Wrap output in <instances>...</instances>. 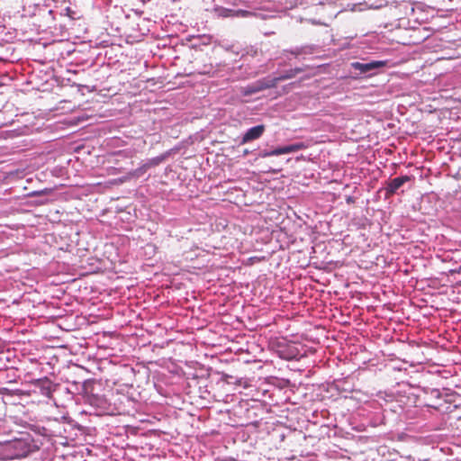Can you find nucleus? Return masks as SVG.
<instances>
[{
    "label": "nucleus",
    "mask_w": 461,
    "mask_h": 461,
    "mask_svg": "<svg viewBox=\"0 0 461 461\" xmlns=\"http://www.w3.org/2000/svg\"><path fill=\"white\" fill-rule=\"evenodd\" d=\"M66 11L68 14L71 12L70 8H67Z\"/></svg>",
    "instance_id": "f8f14e48"
},
{
    "label": "nucleus",
    "mask_w": 461,
    "mask_h": 461,
    "mask_svg": "<svg viewBox=\"0 0 461 461\" xmlns=\"http://www.w3.org/2000/svg\"><path fill=\"white\" fill-rule=\"evenodd\" d=\"M412 176H402L399 177H395L390 181H388L387 185L385 187V195L386 197L392 196L396 191L402 187L405 183L411 181Z\"/></svg>",
    "instance_id": "f257e3e1"
},
{
    "label": "nucleus",
    "mask_w": 461,
    "mask_h": 461,
    "mask_svg": "<svg viewBox=\"0 0 461 461\" xmlns=\"http://www.w3.org/2000/svg\"><path fill=\"white\" fill-rule=\"evenodd\" d=\"M385 61H371L367 63L353 62L351 67L359 71V74H366L373 69H376L385 66Z\"/></svg>",
    "instance_id": "f03ea898"
},
{
    "label": "nucleus",
    "mask_w": 461,
    "mask_h": 461,
    "mask_svg": "<svg viewBox=\"0 0 461 461\" xmlns=\"http://www.w3.org/2000/svg\"><path fill=\"white\" fill-rule=\"evenodd\" d=\"M265 131V126L263 124L257 125L252 127L247 131V132L243 135L241 143L245 144L251 140L259 139Z\"/></svg>",
    "instance_id": "7ed1b4c3"
},
{
    "label": "nucleus",
    "mask_w": 461,
    "mask_h": 461,
    "mask_svg": "<svg viewBox=\"0 0 461 461\" xmlns=\"http://www.w3.org/2000/svg\"><path fill=\"white\" fill-rule=\"evenodd\" d=\"M35 384L38 385L41 390V394L50 398L52 395V387L51 382L48 378L38 379L35 382Z\"/></svg>",
    "instance_id": "39448f33"
},
{
    "label": "nucleus",
    "mask_w": 461,
    "mask_h": 461,
    "mask_svg": "<svg viewBox=\"0 0 461 461\" xmlns=\"http://www.w3.org/2000/svg\"><path fill=\"white\" fill-rule=\"evenodd\" d=\"M287 153H292L291 145L280 147V148L275 149L271 151L266 152V153H264L263 157L278 156V155L287 154Z\"/></svg>",
    "instance_id": "423d86ee"
},
{
    "label": "nucleus",
    "mask_w": 461,
    "mask_h": 461,
    "mask_svg": "<svg viewBox=\"0 0 461 461\" xmlns=\"http://www.w3.org/2000/svg\"><path fill=\"white\" fill-rule=\"evenodd\" d=\"M450 273L460 274L461 273V265L457 268L450 270Z\"/></svg>",
    "instance_id": "9b49d317"
},
{
    "label": "nucleus",
    "mask_w": 461,
    "mask_h": 461,
    "mask_svg": "<svg viewBox=\"0 0 461 461\" xmlns=\"http://www.w3.org/2000/svg\"><path fill=\"white\" fill-rule=\"evenodd\" d=\"M294 77V73L291 72L290 71H287L285 75L279 77H276V78H274L273 80H276V83L280 80H285V79H288V78H291Z\"/></svg>",
    "instance_id": "1a4fd4ad"
},
{
    "label": "nucleus",
    "mask_w": 461,
    "mask_h": 461,
    "mask_svg": "<svg viewBox=\"0 0 461 461\" xmlns=\"http://www.w3.org/2000/svg\"><path fill=\"white\" fill-rule=\"evenodd\" d=\"M276 86V80L258 81L255 86H249L246 94H254Z\"/></svg>",
    "instance_id": "20e7f679"
},
{
    "label": "nucleus",
    "mask_w": 461,
    "mask_h": 461,
    "mask_svg": "<svg viewBox=\"0 0 461 461\" xmlns=\"http://www.w3.org/2000/svg\"><path fill=\"white\" fill-rule=\"evenodd\" d=\"M149 167L148 166H143V169L146 170Z\"/></svg>",
    "instance_id": "ddd939ff"
},
{
    "label": "nucleus",
    "mask_w": 461,
    "mask_h": 461,
    "mask_svg": "<svg viewBox=\"0 0 461 461\" xmlns=\"http://www.w3.org/2000/svg\"><path fill=\"white\" fill-rule=\"evenodd\" d=\"M309 147V144L305 142H298L291 144L292 152H296L302 149H305Z\"/></svg>",
    "instance_id": "6e6552de"
},
{
    "label": "nucleus",
    "mask_w": 461,
    "mask_h": 461,
    "mask_svg": "<svg viewBox=\"0 0 461 461\" xmlns=\"http://www.w3.org/2000/svg\"><path fill=\"white\" fill-rule=\"evenodd\" d=\"M309 147V144L305 142H298L291 144L292 152H296L302 149H305Z\"/></svg>",
    "instance_id": "0eeeda50"
},
{
    "label": "nucleus",
    "mask_w": 461,
    "mask_h": 461,
    "mask_svg": "<svg viewBox=\"0 0 461 461\" xmlns=\"http://www.w3.org/2000/svg\"><path fill=\"white\" fill-rule=\"evenodd\" d=\"M303 69L301 68H296L291 69V72L294 73V76L296 74H299V73L303 72Z\"/></svg>",
    "instance_id": "9d476101"
}]
</instances>
